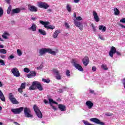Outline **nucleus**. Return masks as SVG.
Listing matches in <instances>:
<instances>
[{
    "instance_id": "f257e3e1",
    "label": "nucleus",
    "mask_w": 125,
    "mask_h": 125,
    "mask_svg": "<svg viewBox=\"0 0 125 125\" xmlns=\"http://www.w3.org/2000/svg\"><path fill=\"white\" fill-rule=\"evenodd\" d=\"M39 53L41 56L43 55V54H45L46 53L53 54V55H56V52L55 51H52V49L50 48H42L39 50Z\"/></svg>"
},
{
    "instance_id": "f03ea898",
    "label": "nucleus",
    "mask_w": 125,
    "mask_h": 125,
    "mask_svg": "<svg viewBox=\"0 0 125 125\" xmlns=\"http://www.w3.org/2000/svg\"><path fill=\"white\" fill-rule=\"evenodd\" d=\"M40 24L43 25L45 29H50V30H53L54 29H55V26L49 25V24H50L49 21H40Z\"/></svg>"
},
{
    "instance_id": "7ed1b4c3",
    "label": "nucleus",
    "mask_w": 125,
    "mask_h": 125,
    "mask_svg": "<svg viewBox=\"0 0 125 125\" xmlns=\"http://www.w3.org/2000/svg\"><path fill=\"white\" fill-rule=\"evenodd\" d=\"M34 110L38 118L42 119V113L41 112V110L39 108V107L37 106L36 104H35L33 107Z\"/></svg>"
},
{
    "instance_id": "20e7f679",
    "label": "nucleus",
    "mask_w": 125,
    "mask_h": 125,
    "mask_svg": "<svg viewBox=\"0 0 125 125\" xmlns=\"http://www.w3.org/2000/svg\"><path fill=\"white\" fill-rule=\"evenodd\" d=\"M8 98L12 104H19V102L14 97V95L12 94V93H9Z\"/></svg>"
},
{
    "instance_id": "39448f33",
    "label": "nucleus",
    "mask_w": 125,
    "mask_h": 125,
    "mask_svg": "<svg viewBox=\"0 0 125 125\" xmlns=\"http://www.w3.org/2000/svg\"><path fill=\"white\" fill-rule=\"evenodd\" d=\"M24 115L26 118H33V115L31 114V109L29 108L25 107L24 108Z\"/></svg>"
},
{
    "instance_id": "423d86ee",
    "label": "nucleus",
    "mask_w": 125,
    "mask_h": 125,
    "mask_svg": "<svg viewBox=\"0 0 125 125\" xmlns=\"http://www.w3.org/2000/svg\"><path fill=\"white\" fill-rule=\"evenodd\" d=\"M90 122H93V123H95L97 125H105V123L104 122H102L100 121V120L97 119V118H93L90 119Z\"/></svg>"
},
{
    "instance_id": "0eeeda50",
    "label": "nucleus",
    "mask_w": 125,
    "mask_h": 125,
    "mask_svg": "<svg viewBox=\"0 0 125 125\" xmlns=\"http://www.w3.org/2000/svg\"><path fill=\"white\" fill-rule=\"evenodd\" d=\"M33 85H36V88L39 89L40 91H42V90H43V88L42 87V84L41 83L38 81L33 82Z\"/></svg>"
},
{
    "instance_id": "6e6552de",
    "label": "nucleus",
    "mask_w": 125,
    "mask_h": 125,
    "mask_svg": "<svg viewBox=\"0 0 125 125\" xmlns=\"http://www.w3.org/2000/svg\"><path fill=\"white\" fill-rule=\"evenodd\" d=\"M11 72L12 74H13L15 77H17V78H18V77H20V73L19 72V70H18L17 68L14 67L12 69Z\"/></svg>"
},
{
    "instance_id": "1a4fd4ad",
    "label": "nucleus",
    "mask_w": 125,
    "mask_h": 125,
    "mask_svg": "<svg viewBox=\"0 0 125 125\" xmlns=\"http://www.w3.org/2000/svg\"><path fill=\"white\" fill-rule=\"evenodd\" d=\"M116 52H117V49H116V47L112 46L111 47L110 50L109 52V56L111 57V58H113V57H114V55L115 53H116Z\"/></svg>"
},
{
    "instance_id": "9d476101",
    "label": "nucleus",
    "mask_w": 125,
    "mask_h": 125,
    "mask_svg": "<svg viewBox=\"0 0 125 125\" xmlns=\"http://www.w3.org/2000/svg\"><path fill=\"white\" fill-rule=\"evenodd\" d=\"M24 110V107H21L19 108H13L11 109V111L14 113V114H20L22 111Z\"/></svg>"
},
{
    "instance_id": "9b49d317",
    "label": "nucleus",
    "mask_w": 125,
    "mask_h": 125,
    "mask_svg": "<svg viewBox=\"0 0 125 125\" xmlns=\"http://www.w3.org/2000/svg\"><path fill=\"white\" fill-rule=\"evenodd\" d=\"M39 7L40 8H44V9H47L49 5L45 2H40L38 5Z\"/></svg>"
},
{
    "instance_id": "f8f14e48",
    "label": "nucleus",
    "mask_w": 125,
    "mask_h": 125,
    "mask_svg": "<svg viewBox=\"0 0 125 125\" xmlns=\"http://www.w3.org/2000/svg\"><path fill=\"white\" fill-rule=\"evenodd\" d=\"M74 23L75 26H76V27H78L80 30H81V31H83V25L81 24V22L78 21H77V20H74Z\"/></svg>"
},
{
    "instance_id": "ddd939ff",
    "label": "nucleus",
    "mask_w": 125,
    "mask_h": 125,
    "mask_svg": "<svg viewBox=\"0 0 125 125\" xmlns=\"http://www.w3.org/2000/svg\"><path fill=\"white\" fill-rule=\"evenodd\" d=\"M83 63L85 66L86 67L87 65H88V63H89V58L88 56H85L82 60Z\"/></svg>"
},
{
    "instance_id": "4468645a",
    "label": "nucleus",
    "mask_w": 125,
    "mask_h": 125,
    "mask_svg": "<svg viewBox=\"0 0 125 125\" xmlns=\"http://www.w3.org/2000/svg\"><path fill=\"white\" fill-rule=\"evenodd\" d=\"M53 73L54 74H56V79L57 80H61V75H60V73H59V71L56 69H53Z\"/></svg>"
},
{
    "instance_id": "2eb2a0df",
    "label": "nucleus",
    "mask_w": 125,
    "mask_h": 125,
    "mask_svg": "<svg viewBox=\"0 0 125 125\" xmlns=\"http://www.w3.org/2000/svg\"><path fill=\"white\" fill-rule=\"evenodd\" d=\"M28 9L31 12H37L38 11V8L35 6H32L31 5H28Z\"/></svg>"
},
{
    "instance_id": "dca6fc26",
    "label": "nucleus",
    "mask_w": 125,
    "mask_h": 125,
    "mask_svg": "<svg viewBox=\"0 0 125 125\" xmlns=\"http://www.w3.org/2000/svg\"><path fill=\"white\" fill-rule=\"evenodd\" d=\"M37 76V72L35 71H32L30 72V73L27 75V78L28 79H31V78H34Z\"/></svg>"
},
{
    "instance_id": "f3484780",
    "label": "nucleus",
    "mask_w": 125,
    "mask_h": 125,
    "mask_svg": "<svg viewBox=\"0 0 125 125\" xmlns=\"http://www.w3.org/2000/svg\"><path fill=\"white\" fill-rule=\"evenodd\" d=\"M21 10L19 8L13 9L11 13V16H13L14 14H18V13H20Z\"/></svg>"
},
{
    "instance_id": "a211bd4d",
    "label": "nucleus",
    "mask_w": 125,
    "mask_h": 125,
    "mask_svg": "<svg viewBox=\"0 0 125 125\" xmlns=\"http://www.w3.org/2000/svg\"><path fill=\"white\" fill-rule=\"evenodd\" d=\"M85 105H86L88 109H91L93 107V103L90 101H87L85 103Z\"/></svg>"
},
{
    "instance_id": "6ab92c4d",
    "label": "nucleus",
    "mask_w": 125,
    "mask_h": 125,
    "mask_svg": "<svg viewBox=\"0 0 125 125\" xmlns=\"http://www.w3.org/2000/svg\"><path fill=\"white\" fill-rule=\"evenodd\" d=\"M58 108L62 111V112H64V111H66V105H63L62 104H58Z\"/></svg>"
},
{
    "instance_id": "aec40b11",
    "label": "nucleus",
    "mask_w": 125,
    "mask_h": 125,
    "mask_svg": "<svg viewBox=\"0 0 125 125\" xmlns=\"http://www.w3.org/2000/svg\"><path fill=\"white\" fill-rule=\"evenodd\" d=\"M93 15L94 16L95 21H96V22H99V17L97 15V13H96L95 11H93Z\"/></svg>"
},
{
    "instance_id": "412c9836",
    "label": "nucleus",
    "mask_w": 125,
    "mask_h": 125,
    "mask_svg": "<svg viewBox=\"0 0 125 125\" xmlns=\"http://www.w3.org/2000/svg\"><path fill=\"white\" fill-rule=\"evenodd\" d=\"M74 66L76 69L80 71V72H83V67H82V65H80V64H76Z\"/></svg>"
},
{
    "instance_id": "4be33fe9",
    "label": "nucleus",
    "mask_w": 125,
    "mask_h": 125,
    "mask_svg": "<svg viewBox=\"0 0 125 125\" xmlns=\"http://www.w3.org/2000/svg\"><path fill=\"white\" fill-rule=\"evenodd\" d=\"M60 33H61V30H56L52 36L53 39H56L57 37H58V35H59Z\"/></svg>"
},
{
    "instance_id": "5701e85b",
    "label": "nucleus",
    "mask_w": 125,
    "mask_h": 125,
    "mask_svg": "<svg viewBox=\"0 0 125 125\" xmlns=\"http://www.w3.org/2000/svg\"><path fill=\"white\" fill-rule=\"evenodd\" d=\"M29 29L33 32H36L37 31V25L35 23H33Z\"/></svg>"
},
{
    "instance_id": "b1692460",
    "label": "nucleus",
    "mask_w": 125,
    "mask_h": 125,
    "mask_svg": "<svg viewBox=\"0 0 125 125\" xmlns=\"http://www.w3.org/2000/svg\"><path fill=\"white\" fill-rule=\"evenodd\" d=\"M0 99L1 101H5V98L4 97V95L1 91L0 90Z\"/></svg>"
},
{
    "instance_id": "393cba45",
    "label": "nucleus",
    "mask_w": 125,
    "mask_h": 125,
    "mask_svg": "<svg viewBox=\"0 0 125 125\" xmlns=\"http://www.w3.org/2000/svg\"><path fill=\"white\" fill-rule=\"evenodd\" d=\"M114 14L116 16L119 15L120 13H121V12H120V10L117 8H114Z\"/></svg>"
},
{
    "instance_id": "a878e982",
    "label": "nucleus",
    "mask_w": 125,
    "mask_h": 125,
    "mask_svg": "<svg viewBox=\"0 0 125 125\" xmlns=\"http://www.w3.org/2000/svg\"><path fill=\"white\" fill-rule=\"evenodd\" d=\"M38 31L41 35H43V36H46V32L42 29H39Z\"/></svg>"
},
{
    "instance_id": "bb28decb",
    "label": "nucleus",
    "mask_w": 125,
    "mask_h": 125,
    "mask_svg": "<svg viewBox=\"0 0 125 125\" xmlns=\"http://www.w3.org/2000/svg\"><path fill=\"white\" fill-rule=\"evenodd\" d=\"M30 90H36L37 89V86L36 85H34V82L32 83V85L29 87Z\"/></svg>"
},
{
    "instance_id": "cd10ccee",
    "label": "nucleus",
    "mask_w": 125,
    "mask_h": 125,
    "mask_svg": "<svg viewBox=\"0 0 125 125\" xmlns=\"http://www.w3.org/2000/svg\"><path fill=\"white\" fill-rule=\"evenodd\" d=\"M99 30H102V32H106V26H104L103 25H101L99 26Z\"/></svg>"
},
{
    "instance_id": "c85d7f7f",
    "label": "nucleus",
    "mask_w": 125,
    "mask_h": 125,
    "mask_svg": "<svg viewBox=\"0 0 125 125\" xmlns=\"http://www.w3.org/2000/svg\"><path fill=\"white\" fill-rule=\"evenodd\" d=\"M66 9L67 11H68V12H71V11H72V8L71 7V5L67 4Z\"/></svg>"
},
{
    "instance_id": "c756f323",
    "label": "nucleus",
    "mask_w": 125,
    "mask_h": 125,
    "mask_svg": "<svg viewBox=\"0 0 125 125\" xmlns=\"http://www.w3.org/2000/svg\"><path fill=\"white\" fill-rule=\"evenodd\" d=\"M101 67L104 70H108V67H107V65L103 64H102Z\"/></svg>"
},
{
    "instance_id": "7c9ffc66",
    "label": "nucleus",
    "mask_w": 125,
    "mask_h": 125,
    "mask_svg": "<svg viewBox=\"0 0 125 125\" xmlns=\"http://www.w3.org/2000/svg\"><path fill=\"white\" fill-rule=\"evenodd\" d=\"M0 53H2V54H6V50L4 49H0Z\"/></svg>"
},
{
    "instance_id": "2f4dec72",
    "label": "nucleus",
    "mask_w": 125,
    "mask_h": 125,
    "mask_svg": "<svg viewBox=\"0 0 125 125\" xmlns=\"http://www.w3.org/2000/svg\"><path fill=\"white\" fill-rule=\"evenodd\" d=\"M21 88L25 89L26 88V83H22L21 85Z\"/></svg>"
},
{
    "instance_id": "473e14b6",
    "label": "nucleus",
    "mask_w": 125,
    "mask_h": 125,
    "mask_svg": "<svg viewBox=\"0 0 125 125\" xmlns=\"http://www.w3.org/2000/svg\"><path fill=\"white\" fill-rule=\"evenodd\" d=\"M11 11V5L9 6L7 10V14H10V12Z\"/></svg>"
},
{
    "instance_id": "72a5a7b5",
    "label": "nucleus",
    "mask_w": 125,
    "mask_h": 125,
    "mask_svg": "<svg viewBox=\"0 0 125 125\" xmlns=\"http://www.w3.org/2000/svg\"><path fill=\"white\" fill-rule=\"evenodd\" d=\"M42 82H44V83H49L50 82V80L49 79H42Z\"/></svg>"
},
{
    "instance_id": "f704fd0d",
    "label": "nucleus",
    "mask_w": 125,
    "mask_h": 125,
    "mask_svg": "<svg viewBox=\"0 0 125 125\" xmlns=\"http://www.w3.org/2000/svg\"><path fill=\"white\" fill-rule=\"evenodd\" d=\"M3 15V10L2 8L0 7V17H1Z\"/></svg>"
},
{
    "instance_id": "c9c22d12",
    "label": "nucleus",
    "mask_w": 125,
    "mask_h": 125,
    "mask_svg": "<svg viewBox=\"0 0 125 125\" xmlns=\"http://www.w3.org/2000/svg\"><path fill=\"white\" fill-rule=\"evenodd\" d=\"M0 65H1V66H4L5 65V62H4L3 60H0Z\"/></svg>"
},
{
    "instance_id": "e433bc0d",
    "label": "nucleus",
    "mask_w": 125,
    "mask_h": 125,
    "mask_svg": "<svg viewBox=\"0 0 125 125\" xmlns=\"http://www.w3.org/2000/svg\"><path fill=\"white\" fill-rule=\"evenodd\" d=\"M23 71L25 72V73H30V69L27 67H25L24 68Z\"/></svg>"
},
{
    "instance_id": "4c0bfd02",
    "label": "nucleus",
    "mask_w": 125,
    "mask_h": 125,
    "mask_svg": "<svg viewBox=\"0 0 125 125\" xmlns=\"http://www.w3.org/2000/svg\"><path fill=\"white\" fill-rule=\"evenodd\" d=\"M77 62H78L77 61V60H76V59H73L72 63V64H73V66H75L76 65V64H78V63H77Z\"/></svg>"
},
{
    "instance_id": "58836bf2",
    "label": "nucleus",
    "mask_w": 125,
    "mask_h": 125,
    "mask_svg": "<svg viewBox=\"0 0 125 125\" xmlns=\"http://www.w3.org/2000/svg\"><path fill=\"white\" fill-rule=\"evenodd\" d=\"M17 52L19 56H21V55H22V52L21 50L18 49Z\"/></svg>"
},
{
    "instance_id": "ea45409f",
    "label": "nucleus",
    "mask_w": 125,
    "mask_h": 125,
    "mask_svg": "<svg viewBox=\"0 0 125 125\" xmlns=\"http://www.w3.org/2000/svg\"><path fill=\"white\" fill-rule=\"evenodd\" d=\"M105 116H107V117H110L111 116H113V113H110V112H106L105 114Z\"/></svg>"
},
{
    "instance_id": "a19ab883",
    "label": "nucleus",
    "mask_w": 125,
    "mask_h": 125,
    "mask_svg": "<svg viewBox=\"0 0 125 125\" xmlns=\"http://www.w3.org/2000/svg\"><path fill=\"white\" fill-rule=\"evenodd\" d=\"M23 89L22 88L20 87V88H19L18 89V91H19V92H20V93H23Z\"/></svg>"
},
{
    "instance_id": "79ce46f5",
    "label": "nucleus",
    "mask_w": 125,
    "mask_h": 125,
    "mask_svg": "<svg viewBox=\"0 0 125 125\" xmlns=\"http://www.w3.org/2000/svg\"><path fill=\"white\" fill-rule=\"evenodd\" d=\"M66 75L67 77H70V76H71V74H70V70H66Z\"/></svg>"
},
{
    "instance_id": "37998d69",
    "label": "nucleus",
    "mask_w": 125,
    "mask_h": 125,
    "mask_svg": "<svg viewBox=\"0 0 125 125\" xmlns=\"http://www.w3.org/2000/svg\"><path fill=\"white\" fill-rule=\"evenodd\" d=\"M96 70H97V68H96V66H92V71L93 72H95L96 71Z\"/></svg>"
},
{
    "instance_id": "c03bdc74",
    "label": "nucleus",
    "mask_w": 125,
    "mask_h": 125,
    "mask_svg": "<svg viewBox=\"0 0 125 125\" xmlns=\"http://www.w3.org/2000/svg\"><path fill=\"white\" fill-rule=\"evenodd\" d=\"M50 106L52 107V109H53V110H54L55 111H56V110H57L56 107L53 106V105H52V104H50Z\"/></svg>"
},
{
    "instance_id": "a18cd8bd",
    "label": "nucleus",
    "mask_w": 125,
    "mask_h": 125,
    "mask_svg": "<svg viewBox=\"0 0 125 125\" xmlns=\"http://www.w3.org/2000/svg\"><path fill=\"white\" fill-rule=\"evenodd\" d=\"M91 27L93 30V31L96 32V29L95 28V27L94 26V25L93 24V23L91 24Z\"/></svg>"
},
{
    "instance_id": "49530a36",
    "label": "nucleus",
    "mask_w": 125,
    "mask_h": 125,
    "mask_svg": "<svg viewBox=\"0 0 125 125\" xmlns=\"http://www.w3.org/2000/svg\"><path fill=\"white\" fill-rule=\"evenodd\" d=\"M42 67H43V65L41 64L40 66L37 67V70H41V69H42Z\"/></svg>"
},
{
    "instance_id": "de8ad7c7",
    "label": "nucleus",
    "mask_w": 125,
    "mask_h": 125,
    "mask_svg": "<svg viewBox=\"0 0 125 125\" xmlns=\"http://www.w3.org/2000/svg\"><path fill=\"white\" fill-rule=\"evenodd\" d=\"M65 27L66 28V29H70V26H69V24H68V23L65 22Z\"/></svg>"
},
{
    "instance_id": "09e8293b",
    "label": "nucleus",
    "mask_w": 125,
    "mask_h": 125,
    "mask_svg": "<svg viewBox=\"0 0 125 125\" xmlns=\"http://www.w3.org/2000/svg\"><path fill=\"white\" fill-rule=\"evenodd\" d=\"M13 58H14V56L11 55L10 56H9V57L8 58V59L9 60L10 59H13Z\"/></svg>"
},
{
    "instance_id": "8fccbe9b",
    "label": "nucleus",
    "mask_w": 125,
    "mask_h": 125,
    "mask_svg": "<svg viewBox=\"0 0 125 125\" xmlns=\"http://www.w3.org/2000/svg\"><path fill=\"white\" fill-rule=\"evenodd\" d=\"M54 101L52 99H49V104H53Z\"/></svg>"
},
{
    "instance_id": "3c124183",
    "label": "nucleus",
    "mask_w": 125,
    "mask_h": 125,
    "mask_svg": "<svg viewBox=\"0 0 125 125\" xmlns=\"http://www.w3.org/2000/svg\"><path fill=\"white\" fill-rule=\"evenodd\" d=\"M120 22H121V23H125V18H124L121 19V20H120Z\"/></svg>"
},
{
    "instance_id": "603ef678",
    "label": "nucleus",
    "mask_w": 125,
    "mask_h": 125,
    "mask_svg": "<svg viewBox=\"0 0 125 125\" xmlns=\"http://www.w3.org/2000/svg\"><path fill=\"white\" fill-rule=\"evenodd\" d=\"M43 102L45 104H48V103H49V102H48V101L46 100V99H44L43 100Z\"/></svg>"
},
{
    "instance_id": "864d4df0",
    "label": "nucleus",
    "mask_w": 125,
    "mask_h": 125,
    "mask_svg": "<svg viewBox=\"0 0 125 125\" xmlns=\"http://www.w3.org/2000/svg\"><path fill=\"white\" fill-rule=\"evenodd\" d=\"M76 20H78V21H81V20H82V17H78L76 18Z\"/></svg>"
},
{
    "instance_id": "5fc2aeb1",
    "label": "nucleus",
    "mask_w": 125,
    "mask_h": 125,
    "mask_svg": "<svg viewBox=\"0 0 125 125\" xmlns=\"http://www.w3.org/2000/svg\"><path fill=\"white\" fill-rule=\"evenodd\" d=\"M115 53H116V54L119 56H121V52H120L118 51H116Z\"/></svg>"
},
{
    "instance_id": "6e6d98bb",
    "label": "nucleus",
    "mask_w": 125,
    "mask_h": 125,
    "mask_svg": "<svg viewBox=\"0 0 125 125\" xmlns=\"http://www.w3.org/2000/svg\"><path fill=\"white\" fill-rule=\"evenodd\" d=\"M6 57V56L5 55H1L0 56V57H1V58H5Z\"/></svg>"
},
{
    "instance_id": "4d7b16f0",
    "label": "nucleus",
    "mask_w": 125,
    "mask_h": 125,
    "mask_svg": "<svg viewBox=\"0 0 125 125\" xmlns=\"http://www.w3.org/2000/svg\"><path fill=\"white\" fill-rule=\"evenodd\" d=\"M119 26H120V27H122V28H124V29H125V25H124L122 24H120Z\"/></svg>"
},
{
    "instance_id": "13d9d810",
    "label": "nucleus",
    "mask_w": 125,
    "mask_h": 125,
    "mask_svg": "<svg viewBox=\"0 0 125 125\" xmlns=\"http://www.w3.org/2000/svg\"><path fill=\"white\" fill-rule=\"evenodd\" d=\"M59 92H60V93H63V89H59Z\"/></svg>"
},
{
    "instance_id": "bf43d9fd",
    "label": "nucleus",
    "mask_w": 125,
    "mask_h": 125,
    "mask_svg": "<svg viewBox=\"0 0 125 125\" xmlns=\"http://www.w3.org/2000/svg\"><path fill=\"white\" fill-rule=\"evenodd\" d=\"M2 38H3L4 39H7V36L4 35H2Z\"/></svg>"
},
{
    "instance_id": "052dcab7",
    "label": "nucleus",
    "mask_w": 125,
    "mask_h": 125,
    "mask_svg": "<svg viewBox=\"0 0 125 125\" xmlns=\"http://www.w3.org/2000/svg\"><path fill=\"white\" fill-rule=\"evenodd\" d=\"M80 0H74V2H75V3H78V2H79L80 1Z\"/></svg>"
},
{
    "instance_id": "680f3d73",
    "label": "nucleus",
    "mask_w": 125,
    "mask_h": 125,
    "mask_svg": "<svg viewBox=\"0 0 125 125\" xmlns=\"http://www.w3.org/2000/svg\"><path fill=\"white\" fill-rule=\"evenodd\" d=\"M73 16L75 18H77V14H76V13H74Z\"/></svg>"
},
{
    "instance_id": "e2e57ef3",
    "label": "nucleus",
    "mask_w": 125,
    "mask_h": 125,
    "mask_svg": "<svg viewBox=\"0 0 125 125\" xmlns=\"http://www.w3.org/2000/svg\"><path fill=\"white\" fill-rule=\"evenodd\" d=\"M14 125H20V124H19V123H18L16 122H14Z\"/></svg>"
},
{
    "instance_id": "0e129e2a",
    "label": "nucleus",
    "mask_w": 125,
    "mask_h": 125,
    "mask_svg": "<svg viewBox=\"0 0 125 125\" xmlns=\"http://www.w3.org/2000/svg\"><path fill=\"white\" fill-rule=\"evenodd\" d=\"M90 93H94V90H90Z\"/></svg>"
},
{
    "instance_id": "69168bd1",
    "label": "nucleus",
    "mask_w": 125,
    "mask_h": 125,
    "mask_svg": "<svg viewBox=\"0 0 125 125\" xmlns=\"http://www.w3.org/2000/svg\"><path fill=\"white\" fill-rule=\"evenodd\" d=\"M47 11H48V12H51V11H52V10H51V9H48L47 10Z\"/></svg>"
},
{
    "instance_id": "338daca9",
    "label": "nucleus",
    "mask_w": 125,
    "mask_h": 125,
    "mask_svg": "<svg viewBox=\"0 0 125 125\" xmlns=\"http://www.w3.org/2000/svg\"><path fill=\"white\" fill-rule=\"evenodd\" d=\"M99 38L101 40H102V41H104V38H102V37L99 36Z\"/></svg>"
},
{
    "instance_id": "774afa93",
    "label": "nucleus",
    "mask_w": 125,
    "mask_h": 125,
    "mask_svg": "<svg viewBox=\"0 0 125 125\" xmlns=\"http://www.w3.org/2000/svg\"><path fill=\"white\" fill-rule=\"evenodd\" d=\"M4 46L3 45H0V48H3Z\"/></svg>"
}]
</instances>
